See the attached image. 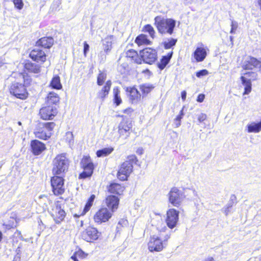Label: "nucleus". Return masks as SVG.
I'll use <instances>...</instances> for the list:
<instances>
[{"instance_id":"1","label":"nucleus","mask_w":261,"mask_h":261,"mask_svg":"<svg viewBox=\"0 0 261 261\" xmlns=\"http://www.w3.org/2000/svg\"><path fill=\"white\" fill-rule=\"evenodd\" d=\"M154 24L159 33L162 35H172L175 27L176 21L172 18L157 16L154 18Z\"/></svg>"},{"instance_id":"2","label":"nucleus","mask_w":261,"mask_h":261,"mask_svg":"<svg viewBox=\"0 0 261 261\" xmlns=\"http://www.w3.org/2000/svg\"><path fill=\"white\" fill-rule=\"evenodd\" d=\"M69 162L65 153L57 155L53 161V172L59 175L66 172L68 169Z\"/></svg>"},{"instance_id":"3","label":"nucleus","mask_w":261,"mask_h":261,"mask_svg":"<svg viewBox=\"0 0 261 261\" xmlns=\"http://www.w3.org/2000/svg\"><path fill=\"white\" fill-rule=\"evenodd\" d=\"M132 128V125L127 121L123 120L119 124L118 126V130L114 129L112 134L114 135L113 139L114 140H118L120 137H124L126 139L130 135V130Z\"/></svg>"},{"instance_id":"4","label":"nucleus","mask_w":261,"mask_h":261,"mask_svg":"<svg viewBox=\"0 0 261 261\" xmlns=\"http://www.w3.org/2000/svg\"><path fill=\"white\" fill-rule=\"evenodd\" d=\"M10 93L17 98L25 99L27 98L28 93L25 86L21 83L14 82L9 88Z\"/></svg>"},{"instance_id":"5","label":"nucleus","mask_w":261,"mask_h":261,"mask_svg":"<svg viewBox=\"0 0 261 261\" xmlns=\"http://www.w3.org/2000/svg\"><path fill=\"white\" fill-rule=\"evenodd\" d=\"M84 171L80 174V178H86L90 177L93 173L94 169L93 164L89 156H84L81 162Z\"/></svg>"},{"instance_id":"6","label":"nucleus","mask_w":261,"mask_h":261,"mask_svg":"<svg viewBox=\"0 0 261 261\" xmlns=\"http://www.w3.org/2000/svg\"><path fill=\"white\" fill-rule=\"evenodd\" d=\"M168 195L169 202L176 207H179L181 205L185 198L182 192L177 188H172Z\"/></svg>"},{"instance_id":"7","label":"nucleus","mask_w":261,"mask_h":261,"mask_svg":"<svg viewBox=\"0 0 261 261\" xmlns=\"http://www.w3.org/2000/svg\"><path fill=\"white\" fill-rule=\"evenodd\" d=\"M167 246V243H163L160 237L157 236H153L150 238L148 243V248L150 252H160Z\"/></svg>"},{"instance_id":"8","label":"nucleus","mask_w":261,"mask_h":261,"mask_svg":"<svg viewBox=\"0 0 261 261\" xmlns=\"http://www.w3.org/2000/svg\"><path fill=\"white\" fill-rule=\"evenodd\" d=\"M48 212L57 224L60 223L65 217V211L61 208L60 205L57 203H54Z\"/></svg>"},{"instance_id":"9","label":"nucleus","mask_w":261,"mask_h":261,"mask_svg":"<svg viewBox=\"0 0 261 261\" xmlns=\"http://www.w3.org/2000/svg\"><path fill=\"white\" fill-rule=\"evenodd\" d=\"M57 114L56 106L48 105L42 107L39 112L41 118L43 120H51Z\"/></svg>"},{"instance_id":"10","label":"nucleus","mask_w":261,"mask_h":261,"mask_svg":"<svg viewBox=\"0 0 261 261\" xmlns=\"http://www.w3.org/2000/svg\"><path fill=\"white\" fill-rule=\"evenodd\" d=\"M51 185L55 195H60L64 192V179L62 177H53L51 179Z\"/></svg>"},{"instance_id":"11","label":"nucleus","mask_w":261,"mask_h":261,"mask_svg":"<svg viewBox=\"0 0 261 261\" xmlns=\"http://www.w3.org/2000/svg\"><path fill=\"white\" fill-rule=\"evenodd\" d=\"M133 166L129 161L123 162L118 171L117 177L121 180H125L133 171Z\"/></svg>"},{"instance_id":"12","label":"nucleus","mask_w":261,"mask_h":261,"mask_svg":"<svg viewBox=\"0 0 261 261\" xmlns=\"http://www.w3.org/2000/svg\"><path fill=\"white\" fill-rule=\"evenodd\" d=\"M99 237V233L97 229L89 226L81 233L82 238L88 242L96 240Z\"/></svg>"},{"instance_id":"13","label":"nucleus","mask_w":261,"mask_h":261,"mask_svg":"<svg viewBox=\"0 0 261 261\" xmlns=\"http://www.w3.org/2000/svg\"><path fill=\"white\" fill-rule=\"evenodd\" d=\"M140 55L143 61L147 64H152L157 58V54L154 49L146 48L140 51Z\"/></svg>"},{"instance_id":"14","label":"nucleus","mask_w":261,"mask_h":261,"mask_svg":"<svg viewBox=\"0 0 261 261\" xmlns=\"http://www.w3.org/2000/svg\"><path fill=\"white\" fill-rule=\"evenodd\" d=\"M208 48L202 43H199L192 56L197 62H200L205 59Z\"/></svg>"},{"instance_id":"15","label":"nucleus","mask_w":261,"mask_h":261,"mask_svg":"<svg viewBox=\"0 0 261 261\" xmlns=\"http://www.w3.org/2000/svg\"><path fill=\"white\" fill-rule=\"evenodd\" d=\"M179 212L174 208L169 209L167 212L166 220L167 225L170 228H173L178 221Z\"/></svg>"},{"instance_id":"16","label":"nucleus","mask_w":261,"mask_h":261,"mask_svg":"<svg viewBox=\"0 0 261 261\" xmlns=\"http://www.w3.org/2000/svg\"><path fill=\"white\" fill-rule=\"evenodd\" d=\"M111 216L112 213L107 208H102L95 214L94 219L95 222L101 223L108 221Z\"/></svg>"},{"instance_id":"17","label":"nucleus","mask_w":261,"mask_h":261,"mask_svg":"<svg viewBox=\"0 0 261 261\" xmlns=\"http://www.w3.org/2000/svg\"><path fill=\"white\" fill-rule=\"evenodd\" d=\"M243 68L245 70H252L255 68H259L261 70V61L253 57H249L244 62Z\"/></svg>"},{"instance_id":"18","label":"nucleus","mask_w":261,"mask_h":261,"mask_svg":"<svg viewBox=\"0 0 261 261\" xmlns=\"http://www.w3.org/2000/svg\"><path fill=\"white\" fill-rule=\"evenodd\" d=\"M31 58L37 62H44L46 60V55L43 51L40 49H34L30 54Z\"/></svg>"},{"instance_id":"19","label":"nucleus","mask_w":261,"mask_h":261,"mask_svg":"<svg viewBox=\"0 0 261 261\" xmlns=\"http://www.w3.org/2000/svg\"><path fill=\"white\" fill-rule=\"evenodd\" d=\"M126 91L129 93V100L132 103H137L139 101L141 94L136 88H127Z\"/></svg>"},{"instance_id":"20","label":"nucleus","mask_w":261,"mask_h":261,"mask_svg":"<svg viewBox=\"0 0 261 261\" xmlns=\"http://www.w3.org/2000/svg\"><path fill=\"white\" fill-rule=\"evenodd\" d=\"M31 148L35 155L40 154L45 149L44 144L38 140H33L31 142Z\"/></svg>"},{"instance_id":"21","label":"nucleus","mask_w":261,"mask_h":261,"mask_svg":"<svg viewBox=\"0 0 261 261\" xmlns=\"http://www.w3.org/2000/svg\"><path fill=\"white\" fill-rule=\"evenodd\" d=\"M106 203L107 205L113 212L118 208L119 199L115 196L110 195L106 198Z\"/></svg>"},{"instance_id":"22","label":"nucleus","mask_w":261,"mask_h":261,"mask_svg":"<svg viewBox=\"0 0 261 261\" xmlns=\"http://www.w3.org/2000/svg\"><path fill=\"white\" fill-rule=\"evenodd\" d=\"M38 203L42 206L44 210H47L49 211L50 208L49 207V205H53V203L51 200L49 199L47 196L42 195H40L38 199Z\"/></svg>"},{"instance_id":"23","label":"nucleus","mask_w":261,"mask_h":261,"mask_svg":"<svg viewBox=\"0 0 261 261\" xmlns=\"http://www.w3.org/2000/svg\"><path fill=\"white\" fill-rule=\"evenodd\" d=\"M54 43V39L51 37H43L40 39L36 43L38 46L44 48H50Z\"/></svg>"},{"instance_id":"24","label":"nucleus","mask_w":261,"mask_h":261,"mask_svg":"<svg viewBox=\"0 0 261 261\" xmlns=\"http://www.w3.org/2000/svg\"><path fill=\"white\" fill-rule=\"evenodd\" d=\"M246 127L248 133H258L261 131V120L257 123L251 122L247 124Z\"/></svg>"},{"instance_id":"25","label":"nucleus","mask_w":261,"mask_h":261,"mask_svg":"<svg viewBox=\"0 0 261 261\" xmlns=\"http://www.w3.org/2000/svg\"><path fill=\"white\" fill-rule=\"evenodd\" d=\"M59 95L54 92H49L46 97V101L47 105L55 106L59 102Z\"/></svg>"},{"instance_id":"26","label":"nucleus","mask_w":261,"mask_h":261,"mask_svg":"<svg viewBox=\"0 0 261 261\" xmlns=\"http://www.w3.org/2000/svg\"><path fill=\"white\" fill-rule=\"evenodd\" d=\"M24 67L29 72L34 73H38L41 71L40 66L38 64L31 62H27Z\"/></svg>"},{"instance_id":"27","label":"nucleus","mask_w":261,"mask_h":261,"mask_svg":"<svg viewBox=\"0 0 261 261\" xmlns=\"http://www.w3.org/2000/svg\"><path fill=\"white\" fill-rule=\"evenodd\" d=\"M112 83L111 81H108L105 86L102 88V89L98 92L97 93V96L103 99L109 94L110 91Z\"/></svg>"},{"instance_id":"28","label":"nucleus","mask_w":261,"mask_h":261,"mask_svg":"<svg viewBox=\"0 0 261 261\" xmlns=\"http://www.w3.org/2000/svg\"><path fill=\"white\" fill-rule=\"evenodd\" d=\"M241 80L242 83L244 87V92L243 93V95L249 94L251 92L252 89V84L251 81H250V80H248V79L244 76H242L241 77Z\"/></svg>"},{"instance_id":"29","label":"nucleus","mask_w":261,"mask_h":261,"mask_svg":"<svg viewBox=\"0 0 261 261\" xmlns=\"http://www.w3.org/2000/svg\"><path fill=\"white\" fill-rule=\"evenodd\" d=\"M124 188L118 184H112L110 185L108 190L112 193L120 195L124 191Z\"/></svg>"},{"instance_id":"30","label":"nucleus","mask_w":261,"mask_h":261,"mask_svg":"<svg viewBox=\"0 0 261 261\" xmlns=\"http://www.w3.org/2000/svg\"><path fill=\"white\" fill-rule=\"evenodd\" d=\"M36 137L43 140H46L49 138L51 133H47L43 128H40L36 130L34 133Z\"/></svg>"},{"instance_id":"31","label":"nucleus","mask_w":261,"mask_h":261,"mask_svg":"<svg viewBox=\"0 0 261 261\" xmlns=\"http://www.w3.org/2000/svg\"><path fill=\"white\" fill-rule=\"evenodd\" d=\"M172 56V52L168 53L167 56H163L160 62L158 63V67L163 70L169 62Z\"/></svg>"},{"instance_id":"32","label":"nucleus","mask_w":261,"mask_h":261,"mask_svg":"<svg viewBox=\"0 0 261 261\" xmlns=\"http://www.w3.org/2000/svg\"><path fill=\"white\" fill-rule=\"evenodd\" d=\"M95 195H91L90 196V197L89 198L86 204L85 205V206L84 207L83 212L80 215H77V214L74 215V217L77 218V217H79L80 216L84 215L90 210V207L92 205V204H93V202L95 199Z\"/></svg>"},{"instance_id":"33","label":"nucleus","mask_w":261,"mask_h":261,"mask_svg":"<svg viewBox=\"0 0 261 261\" xmlns=\"http://www.w3.org/2000/svg\"><path fill=\"white\" fill-rule=\"evenodd\" d=\"M135 42L138 45H141L143 44L149 45L151 43L150 41L147 39V36L144 34H141L138 36L136 38Z\"/></svg>"},{"instance_id":"34","label":"nucleus","mask_w":261,"mask_h":261,"mask_svg":"<svg viewBox=\"0 0 261 261\" xmlns=\"http://www.w3.org/2000/svg\"><path fill=\"white\" fill-rule=\"evenodd\" d=\"M50 86L55 89L60 90L62 89V86L59 76L56 75L52 79L50 83Z\"/></svg>"},{"instance_id":"35","label":"nucleus","mask_w":261,"mask_h":261,"mask_svg":"<svg viewBox=\"0 0 261 261\" xmlns=\"http://www.w3.org/2000/svg\"><path fill=\"white\" fill-rule=\"evenodd\" d=\"M113 41V36H109L105 38L103 40L104 50L106 52H108L111 50L112 45Z\"/></svg>"},{"instance_id":"36","label":"nucleus","mask_w":261,"mask_h":261,"mask_svg":"<svg viewBox=\"0 0 261 261\" xmlns=\"http://www.w3.org/2000/svg\"><path fill=\"white\" fill-rule=\"evenodd\" d=\"M120 91L118 87H115L113 89V94H114V102L116 105L119 106L122 102V99L121 98Z\"/></svg>"},{"instance_id":"37","label":"nucleus","mask_w":261,"mask_h":261,"mask_svg":"<svg viewBox=\"0 0 261 261\" xmlns=\"http://www.w3.org/2000/svg\"><path fill=\"white\" fill-rule=\"evenodd\" d=\"M113 150L114 149L113 147L104 148L97 150L96 155L98 157L106 156L110 154Z\"/></svg>"},{"instance_id":"38","label":"nucleus","mask_w":261,"mask_h":261,"mask_svg":"<svg viewBox=\"0 0 261 261\" xmlns=\"http://www.w3.org/2000/svg\"><path fill=\"white\" fill-rule=\"evenodd\" d=\"M154 88V87L152 85L149 84H145L140 86V90L145 95L148 94Z\"/></svg>"},{"instance_id":"39","label":"nucleus","mask_w":261,"mask_h":261,"mask_svg":"<svg viewBox=\"0 0 261 261\" xmlns=\"http://www.w3.org/2000/svg\"><path fill=\"white\" fill-rule=\"evenodd\" d=\"M244 74L246 76L245 77L248 79V80H250V81H255L258 79V74L255 72L253 71H249L244 73Z\"/></svg>"},{"instance_id":"40","label":"nucleus","mask_w":261,"mask_h":261,"mask_svg":"<svg viewBox=\"0 0 261 261\" xmlns=\"http://www.w3.org/2000/svg\"><path fill=\"white\" fill-rule=\"evenodd\" d=\"M144 30L145 32H148L152 38H154L155 32L153 28L150 24L145 25L144 27Z\"/></svg>"},{"instance_id":"41","label":"nucleus","mask_w":261,"mask_h":261,"mask_svg":"<svg viewBox=\"0 0 261 261\" xmlns=\"http://www.w3.org/2000/svg\"><path fill=\"white\" fill-rule=\"evenodd\" d=\"M177 42V40L175 39H171L168 41H165L164 44V46L165 49H169L171 48L173 46H174Z\"/></svg>"},{"instance_id":"42","label":"nucleus","mask_w":261,"mask_h":261,"mask_svg":"<svg viewBox=\"0 0 261 261\" xmlns=\"http://www.w3.org/2000/svg\"><path fill=\"white\" fill-rule=\"evenodd\" d=\"M107 78V74L103 72H100L98 76L97 83L98 85L101 86L103 84V82Z\"/></svg>"},{"instance_id":"43","label":"nucleus","mask_w":261,"mask_h":261,"mask_svg":"<svg viewBox=\"0 0 261 261\" xmlns=\"http://www.w3.org/2000/svg\"><path fill=\"white\" fill-rule=\"evenodd\" d=\"M55 126V123L54 122H47L43 124V128L46 130H47V133H50V132L53 129Z\"/></svg>"},{"instance_id":"44","label":"nucleus","mask_w":261,"mask_h":261,"mask_svg":"<svg viewBox=\"0 0 261 261\" xmlns=\"http://www.w3.org/2000/svg\"><path fill=\"white\" fill-rule=\"evenodd\" d=\"M238 28V23L234 20H231V30L230 33L234 34Z\"/></svg>"},{"instance_id":"45","label":"nucleus","mask_w":261,"mask_h":261,"mask_svg":"<svg viewBox=\"0 0 261 261\" xmlns=\"http://www.w3.org/2000/svg\"><path fill=\"white\" fill-rule=\"evenodd\" d=\"M13 2L16 8L19 10L22 9L23 3L22 0H13Z\"/></svg>"},{"instance_id":"46","label":"nucleus","mask_w":261,"mask_h":261,"mask_svg":"<svg viewBox=\"0 0 261 261\" xmlns=\"http://www.w3.org/2000/svg\"><path fill=\"white\" fill-rule=\"evenodd\" d=\"M125 55L127 58H133L137 56V53L135 50L130 49L125 53Z\"/></svg>"},{"instance_id":"47","label":"nucleus","mask_w":261,"mask_h":261,"mask_svg":"<svg viewBox=\"0 0 261 261\" xmlns=\"http://www.w3.org/2000/svg\"><path fill=\"white\" fill-rule=\"evenodd\" d=\"M208 74V72L206 69L201 70L196 72V75L198 77H200L202 76L206 75Z\"/></svg>"},{"instance_id":"48","label":"nucleus","mask_w":261,"mask_h":261,"mask_svg":"<svg viewBox=\"0 0 261 261\" xmlns=\"http://www.w3.org/2000/svg\"><path fill=\"white\" fill-rule=\"evenodd\" d=\"M127 160L126 161H129L130 164L133 165V164H136L138 161L137 157L135 155H132L128 156Z\"/></svg>"},{"instance_id":"49","label":"nucleus","mask_w":261,"mask_h":261,"mask_svg":"<svg viewBox=\"0 0 261 261\" xmlns=\"http://www.w3.org/2000/svg\"><path fill=\"white\" fill-rule=\"evenodd\" d=\"M206 115L204 113H201L198 116V120L199 122H202L206 119Z\"/></svg>"},{"instance_id":"50","label":"nucleus","mask_w":261,"mask_h":261,"mask_svg":"<svg viewBox=\"0 0 261 261\" xmlns=\"http://www.w3.org/2000/svg\"><path fill=\"white\" fill-rule=\"evenodd\" d=\"M232 205L230 203L228 204L226 207L223 208V212L225 214V215H228L229 213L230 212V208L231 207Z\"/></svg>"},{"instance_id":"51","label":"nucleus","mask_w":261,"mask_h":261,"mask_svg":"<svg viewBox=\"0 0 261 261\" xmlns=\"http://www.w3.org/2000/svg\"><path fill=\"white\" fill-rule=\"evenodd\" d=\"M183 109H184V108L180 111L179 115L178 116H177V117L175 119V120H174L175 121H180V120L182 119L183 116L184 115V112H183Z\"/></svg>"},{"instance_id":"52","label":"nucleus","mask_w":261,"mask_h":261,"mask_svg":"<svg viewBox=\"0 0 261 261\" xmlns=\"http://www.w3.org/2000/svg\"><path fill=\"white\" fill-rule=\"evenodd\" d=\"M127 65L125 64L121 65L118 68V70L121 73H123L125 72V68L126 67Z\"/></svg>"},{"instance_id":"53","label":"nucleus","mask_w":261,"mask_h":261,"mask_svg":"<svg viewBox=\"0 0 261 261\" xmlns=\"http://www.w3.org/2000/svg\"><path fill=\"white\" fill-rule=\"evenodd\" d=\"M89 45L87 44L86 42H85L84 44V54L85 56H86V53L89 50Z\"/></svg>"},{"instance_id":"54","label":"nucleus","mask_w":261,"mask_h":261,"mask_svg":"<svg viewBox=\"0 0 261 261\" xmlns=\"http://www.w3.org/2000/svg\"><path fill=\"white\" fill-rule=\"evenodd\" d=\"M205 97V95L203 94H200L197 98V101L199 102H202L203 101Z\"/></svg>"},{"instance_id":"55","label":"nucleus","mask_w":261,"mask_h":261,"mask_svg":"<svg viewBox=\"0 0 261 261\" xmlns=\"http://www.w3.org/2000/svg\"><path fill=\"white\" fill-rule=\"evenodd\" d=\"M133 112V110L130 108H128L123 110V113L127 115H130Z\"/></svg>"},{"instance_id":"56","label":"nucleus","mask_w":261,"mask_h":261,"mask_svg":"<svg viewBox=\"0 0 261 261\" xmlns=\"http://www.w3.org/2000/svg\"><path fill=\"white\" fill-rule=\"evenodd\" d=\"M186 95H187V92L186 91H183L181 92V99H182L183 101L185 100V99L186 98Z\"/></svg>"},{"instance_id":"57","label":"nucleus","mask_w":261,"mask_h":261,"mask_svg":"<svg viewBox=\"0 0 261 261\" xmlns=\"http://www.w3.org/2000/svg\"><path fill=\"white\" fill-rule=\"evenodd\" d=\"M13 261H20V255L17 253L14 257Z\"/></svg>"},{"instance_id":"58","label":"nucleus","mask_w":261,"mask_h":261,"mask_svg":"<svg viewBox=\"0 0 261 261\" xmlns=\"http://www.w3.org/2000/svg\"><path fill=\"white\" fill-rule=\"evenodd\" d=\"M170 234H166L164 238V240L162 241L163 242L167 243V242L170 238Z\"/></svg>"},{"instance_id":"59","label":"nucleus","mask_w":261,"mask_h":261,"mask_svg":"<svg viewBox=\"0 0 261 261\" xmlns=\"http://www.w3.org/2000/svg\"><path fill=\"white\" fill-rule=\"evenodd\" d=\"M77 254V253H75V254H74L73 255H72L71 257V258L73 260V261H79L77 258V257H76V255Z\"/></svg>"},{"instance_id":"60","label":"nucleus","mask_w":261,"mask_h":261,"mask_svg":"<svg viewBox=\"0 0 261 261\" xmlns=\"http://www.w3.org/2000/svg\"><path fill=\"white\" fill-rule=\"evenodd\" d=\"M214 258L213 257L209 256L206 258L204 261H214Z\"/></svg>"},{"instance_id":"61","label":"nucleus","mask_w":261,"mask_h":261,"mask_svg":"<svg viewBox=\"0 0 261 261\" xmlns=\"http://www.w3.org/2000/svg\"><path fill=\"white\" fill-rule=\"evenodd\" d=\"M157 229H158L159 231H164L165 230V229H166V226H164V227H163V228H162L161 229H160V228H159V227H157Z\"/></svg>"},{"instance_id":"62","label":"nucleus","mask_w":261,"mask_h":261,"mask_svg":"<svg viewBox=\"0 0 261 261\" xmlns=\"http://www.w3.org/2000/svg\"><path fill=\"white\" fill-rule=\"evenodd\" d=\"M175 124L176 127H178L180 125V121H175Z\"/></svg>"},{"instance_id":"63","label":"nucleus","mask_w":261,"mask_h":261,"mask_svg":"<svg viewBox=\"0 0 261 261\" xmlns=\"http://www.w3.org/2000/svg\"><path fill=\"white\" fill-rule=\"evenodd\" d=\"M258 4L259 6L260 11H261V0H258Z\"/></svg>"},{"instance_id":"64","label":"nucleus","mask_w":261,"mask_h":261,"mask_svg":"<svg viewBox=\"0 0 261 261\" xmlns=\"http://www.w3.org/2000/svg\"><path fill=\"white\" fill-rule=\"evenodd\" d=\"M2 239V233L0 231V242L1 241Z\"/></svg>"}]
</instances>
